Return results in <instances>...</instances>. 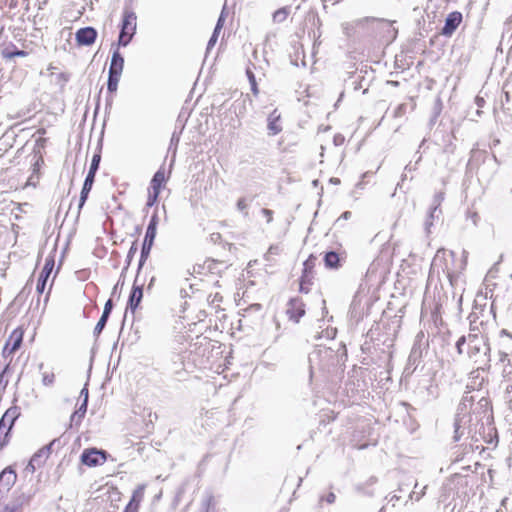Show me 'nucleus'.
I'll return each mask as SVG.
<instances>
[{
  "mask_svg": "<svg viewBox=\"0 0 512 512\" xmlns=\"http://www.w3.org/2000/svg\"><path fill=\"white\" fill-rule=\"evenodd\" d=\"M165 173L163 170H158L152 180H151V183H150V187H151V190L152 191H158L160 192L161 190V187L163 185V183L165 182Z\"/></svg>",
  "mask_w": 512,
  "mask_h": 512,
  "instance_id": "obj_21",
  "label": "nucleus"
},
{
  "mask_svg": "<svg viewBox=\"0 0 512 512\" xmlns=\"http://www.w3.org/2000/svg\"><path fill=\"white\" fill-rule=\"evenodd\" d=\"M324 262L327 268L336 269L340 266V257L336 252L330 251L325 254Z\"/></svg>",
  "mask_w": 512,
  "mask_h": 512,
  "instance_id": "obj_22",
  "label": "nucleus"
},
{
  "mask_svg": "<svg viewBox=\"0 0 512 512\" xmlns=\"http://www.w3.org/2000/svg\"><path fill=\"white\" fill-rule=\"evenodd\" d=\"M326 334H327L326 335L327 338L333 339L335 337L336 330L335 329L327 330Z\"/></svg>",
  "mask_w": 512,
  "mask_h": 512,
  "instance_id": "obj_53",
  "label": "nucleus"
},
{
  "mask_svg": "<svg viewBox=\"0 0 512 512\" xmlns=\"http://www.w3.org/2000/svg\"><path fill=\"white\" fill-rule=\"evenodd\" d=\"M3 54V57L5 59H13L15 57H25L27 56V52L24 51V50H18L16 49L15 47H13V49H10V48H5L2 52Z\"/></svg>",
  "mask_w": 512,
  "mask_h": 512,
  "instance_id": "obj_28",
  "label": "nucleus"
},
{
  "mask_svg": "<svg viewBox=\"0 0 512 512\" xmlns=\"http://www.w3.org/2000/svg\"><path fill=\"white\" fill-rule=\"evenodd\" d=\"M334 141H335V143L337 144V142H340V139H338V137H335V138H334Z\"/></svg>",
  "mask_w": 512,
  "mask_h": 512,
  "instance_id": "obj_64",
  "label": "nucleus"
},
{
  "mask_svg": "<svg viewBox=\"0 0 512 512\" xmlns=\"http://www.w3.org/2000/svg\"><path fill=\"white\" fill-rule=\"evenodd\" d=\"M303 303L298 299H292L289 302V308L287 310V314L289 315V318L294 320L295 322H298L299 319L304 315L305 310L303 307Z\"/></svg>",
  "mask_w": 512,
  "mask_h": 512,
  "instance_id": "obj_14",
  "label": "nucleus"
},
{
  "mask_svg": "<svg viewBox=\"0 0 512 512\" xmlns=\"http://www.w3.org/2000/svg\"><path fill=\"white\" fill-rule=\"evenodd\" d=\"M246 75H247V78L249 80V83L252 84V83H255L256 82V78H255V75L253 73V71L251 70L250 67H247L246 69Z\"/></svg>",
  "mask_w": 512,
  "mask_h": 512,
  "instance_id": "obj_48",
  "label": "nucleus"
},
{
  "mask_svg": "<svg viewBox=\"0 0 512 512\" xmlns=\"http://www.w3.org/2000/svg\"><path fill=\"white\" fill-rule=\"evenodd\" d=\"M54 268V259L53 257H47L45 259L44 267L39 275L37 285H36V291L39 294H42L45 290L47 280Z\"/></svg>",
  "mask_w": 512,
  "mask_h": 512,
  "instance_id": "obj_6",
  "label": "nucleus"
},
{
  "mask_svg": "<svg viewBox=\"0 0 512 512\" xmlns=\"http://www.w3.org/2000/svg\"><path fill=\"white\" fill-rule=\"evenodd\" d=\"M22 339L23 331L19 328L13 330L5 345L4 351H9L10 354L14 353L21 346Z\"/></svg>",
  "mask_w": 512,
  "mask_h": 512,
  "instance_id": "obj_13",
  "label": "nucleus"
},
{
  "mask_svg": "<svg viewBox=\"0 0 512 512\" xmlns=\"http://www.w3.org/2000/svg\"><path fill=\"white\" fill-rule=\"evenodd\" d=\"M106 461V452L102 450L86 449L81 455V462L89 467L103 464Z\"/></svg>",
  "mask_w": 512,
  "mask_h": 512,
  "instance_id": "obj_5",
  "label": "nucleus"
},
{
  "mask_svg": "<svg viewBox=\"0 0 512 512\" xmlns=\"http://www.w3.org/2000/svg\"><path fill=\"white\" fill-rule=\"evenodd\" d=\"M157 225H158V215L154 213L150 219V222L148 224L146 234L144 239L150 241L155 240L156 232H157Z\"/></svg>",
  "mask_w": 512,
  "mask_h": 512,
  "instance_id": "obj_20",
  "label": "nucleus"
},
{
  "mask_svg": "<svg viewBox=\"0 0 512 512\" xmlns=\"http://www.w3.org/2000/svg\"><path fill=\"white\" fill-rule=\"evenodd\" d=\"M139 506L136 501H130L124 512H138Z\"/></svg>",
  "mask_w": 512,
  "mask_h": 512,
  "instance_id": "obj_41",
  "label": "nucleus"
},
{
  "mask_svg": "<svg viewBox=\"0 0 512 512\" xmlns=\"http://www.w3.org/2000/svg\"><path fill=\"white\" fill-rule=\"evenodd\" d=\"M107 320L108 318L107 317H104V316H101L98 323L96 324L95 328H94V335L95 336H98L100 335V333L102 332V330L104 329L106 323H107Z\"/></svg>",
  "mask_w": 512,
  "mask_h": 512,
  "instance_id": "obj_33",
  "label": "nucleus"
},
{
  "mask_svg": "<svg viewBox=\"0 0 512 512\" xmlns=\"http://www.w3.org/2000/svg\"><path fill=\"white\" fill-rule=\"evenodd\" d=\"M323 3V6L326 7V3L330 2L333 5L339 3L341 0H321Z\"/></svg>",
  "mask_w": 512,
  "mask_h": 512,
  "instance_id": "obj_56",
  "label": "nucleus"
},
{
  "mask_svg": "<svg viewBox=\"0 0 512 512\" xmlns=\"http://www.w3.org/2000/svg\"><path fill=\"white\" fill-rule=\"evenodd\" d=\"M262 214L264 215V217L266 218L267 220V223H270L273 219V212L269 209H262Z\"/></svg>",
  "mask_w": 512,
  "mask_h": 512,
  "instance_id": "obj_46",
  "label": "nucleus"
},
{
  "mask_svg": "<svg viewBox=\"0 0 512 512\" xmlns=\"http://www.w3.org/2000/svg\"><path fill=\"white\" fill-rule=\"evenodd\" d=\"M475 102L478 107H483L485 103L484 99L481 97H476Z\"/></svg>",
  "mask_w": 512,
  "mask_h": 512,
  "instance_id": "obj_54",
  "label": "nucleus"
},
{
  "mask_svg": "<svg viewBox=\"0 0 512 512\" xmlns=\"http://www.w3.org/2000/svg\"><path fill=\"white\" fill-rule=\"evenodd\" d=\"M279 252H280L279 246H270V248L268 249V252L265 255L266 260L269 261L270 257L272 255H278Z\"/></svg>",
  "mask_w": 512,
  "mask_h": 512,
  "instance_id": "obj_39",
  "label": "nucleus"
},
{
  "mask_svg": "<svg viewBox=\"0 0 512 512\" xmlns=\"http://www.w3.org/2000/svg\"><path fill=\"white\" fill-rule=\"evenodd\" d=\"M461 22L462 14L457 11L451 12L445 20V25L442 29V34L445 36H451Z\"/></svg>",
  "mask_w": 512,
  "mask_h": 512,
  "instance_id": "obj_10",
  "label": "nucleus"
},
{
  "mask_svg": "<svg viewBox=\"0 0 512 512\" xmlns=\"http://www.w3.org/2000/svg\"><path fill=\"white\" fill-rule=\"evenodd\" d=\"M341 217L344 219H349L351 217V212L346 211L341 215Z\"/></svg>",
  "mask_w": 512,
  "mask_h": 512,
  "instance_id": "obj_58",
  "label": "nucleus"
},
{
  "mask_svg": "<svg viewBox=\"0 0 512 512\" xmlns=\"http://www.w3.org/2000/svg\"><path fill=\"white\" fill-rule=\"evenodd\" d=\"M80 394H81V396H83V397H84V399H86V402H87V401H88V390H87V388H83V389L81 390V393H80Z\"/></svg>",
  "mask_w": 512,
  "mask_h": 512,
  "instance_id": "obj_55",
  "label": "nucleus"
},
{
  "mask_svg": "<svg viewBox=\"0 0 512 512\" xmlns=\"http://www.w3.org/2000/svg\"><path fill=\"white\" fill-rule=\"evenodd\" d=\"M430 393H431V398L432 399H436L439 395V389H438V386L435 385V384H431V387H430Z\"/></svg>",
  "mask_w": 512,
  "mask_h": 512,
  "instance_id": "obj_47",
  "label": "nucleus"
},
{
  "mask_svg": "<svg viewBox=\"0 0 512 512\" xmlns=\"http://www.w3.org/2000/svg\"><path fill=\"white\" fill-rule=\"evenodd\" d=\"M99 163H100V155L96 154L92 158L88 174L95 175L96 171L99 168Z\"/></svg>",
  "mask_w": 512,
  "mask_h": 512,
  "instance_id": "obj_31",
  "label": "nucleus"
},
{
  "mask_svg": "<svg viewBox=\"0 0 512 512\" xmlns=\"http://www.w3.org/2000/svg\"><path fill=\"white\" fill-rule=\"evenodd\" d=\"M94 178H95V175H91V174H87V176L85 178V181H84V184H83V187L81 190V194H80L79 209H81L83 207V205L85 204V202L87 200L88 194L91 191L92 185L94 183Z\"/></svg>",
  "mask_w": 512,
  "mask_h": 512,
  "instance_id": "obj_19",
  "label": "nucleus"
},
{
  "mask_svg": "<svg viewBox=\"0 0 512 512\" xmlns=\"http://www.w3.org/2000/svg\"><path fill=\"white\" fill-rule=\"evenodd\" d=\"M405 108V105L404 104H401L397 107L396 109V112H395V115L398 116L401 114L402 110Z\"/></svg>",
  "mask_w": 512,
  "mask_h": 512,
  "instance_id": "obj_57",
  "label": "nucleus"
},
{
  "mask_svg": "<svg viewBox=\"0 0 512 512\" xmlns=\"http://www.w3.org/2000/svg\"><path fill=\"white\" fill-rule=\"evenodd\" d=\"M219 33L220 32L213 31V34H212V36L208 42V45H207V50H210L216 44Z\"/></svg>",
  "mask_w": 512,
  "mask_h": 512,
  "instance_id": "obj_42",
  "label": "nucleus"
},
{
  "mask_svg": "<svg viewBox=\"0 0 512 512\" xmlns=\"http://www.w3.org/2000/svg\"><path fill=\"white\" fill-rule=\"evenodd\" d=\"M18 416L19 412L17 407H12L9 408L0 419V447H3L7 443L8 434Z\"/></svg>",
  "mask_w": 512,
  "mask_h": 512,
  "instance_id": "obj_3",
  "label": "nucleus"
},
{
  "mask_svg": "<svg viewBox=\"0 0 512 512\" xmlns=\"http://www.w3.org/2000/svg\"><path fill=\"white\" fill-rule=\"evenodd\" d=\"M289 13H290L289 7H282L280 9L276 10L272 15L273 22L274 23L284 22L287 19Z\"/></svg>",
  "mask_w": 512,
  "mask_h": 512,
  "instance_id": "obj_26",
  "label": "nucleus"
},
{
  "mask_svg": "<svg viewBox=\"0 0 512 512\" xmlns=\"http://www.w3.org/2000/svg\"><path fill=\"white\" fill-rule=\"evenodd\" d=\"M112 307H113L112 300H111V299H109V300L105 303V306H104V310H103L102 316L109 318V315H110V313H111Z\"/></svg>",
  "mask_w": 512,
  "mask_h": 512,
  "instance_id": "obj_40",
  "label": "nucleus"
},
{
  "mask_svg": "<svg viewBox=\"0 0 512 512\" xmlns=\"http://www.w3.org/2000/svg\"><path fill=\"white\" fill-rule=\"evenodd\" d=\"M281 114L274 109L267 117V133L269 136H275L282 131Z\"/></svg>",
  "mask_w": 512,
  "mask_h": 512,
  "instance_id": "obj_9",
  "label": "nucleus"
},
{
  "mask_svg": "<svg viewBox=\"0 0 512 512\" xmlns=\"http://www.w3.org/2000/svg\"><path fill=\"white\" fill-rule=\"evenodd\" d=\"M160 192L158 191H152L149 193V197H148V201H147V206H152L155 204V202L157 201L158 199V196H159Z\"/></svg>",
  "mask_w": 512,
  "mask_h": 512,
  "instance_id": "obj_38",
  "label": "nucleus"
},
{
  "mask_svg": "<svg viewBox=\"0 0 512 512\" xmlns=\"http://www.w3.org/2000/svg\"><path fill=\"white\" fill-rule=\"evenodd\" d=\"M442 214V210L437 207H430L426 219L424 221V229L429 234L431 232V228L433 226L434 220H439Z\"/></svg>",
  "mask_w": 512,
  "mask_h": 512,
  "instance_id": "obj_18",
  "label": "nucleus"
},
{
  "mask_svg": "<svg viewBox=\"0 0 512 512\" xmlns=\"http://www.w3.org/2000/svg\"><path fill=\"white\" fill-rule=\"evenodd\" d=\"M330 182H331L332 184L338 185V184L340 183V179H338V178H331V179H330Z\"/></svg>",
  "mask_w": 512,
  "mask_h": 512,
  "instance_id": "obj_59",
  "label": "nucleus"
},
{
  "mask_svg": "<svg viewBox=\"0 0 512 512\" xmlns=\"http://www.w3.org/2000/svg\"><path fill=\"white\" fill-rule=\"evenodd\" d=\"M143 297V289L142 285H133L132 291L129 296L128 300V306L127 308L130 309L132 312L135 311V309L139 306L141 300Z\"/></svg>",
  "mask_w": 512,
  "mask_h": 512,
  "instance_id": "obj_17",
  "label": "nucleus"
},
{
  "mask_svg": "<svg viewBox=\"0 0 512 512\" xmlns=\"http://www.w3.org/2000/svg\"><path fill=\"white\" fill-rule=\"evenodd\" d=\"M154 279H155L154 277L151 278V281H150L148 287H151V285L153 284Z\"/></svg>",
  "mask_w": 512,
  "mask_h": 512,
  "instance_id": "obj_62",
  "label": "nucleus"
},
{
  "mask_svg": "<svg viewBox=\"0 0 512 512\" xmlns=\"http://www.w3.org/2000/svg\"><path fill=\"white\" fill-rule=\"evenodd\" d=\"M261 337L269 344H274L278 341L280 337V323L276 318H272L264 323L261 331Z\"/></svg>",
  "mask_w": 512,
  "mask_h": 512,
  "instance_id": "obj_4",
  "label": "nucleus"
},
{
  "mask_svg": "<svg viewBox=\"0 0 512 512\" xmlns=\"http://www.w3.org/2000/svg\"><path fill=\"white\" fill-rule=\"evenodd\" d=\"M237 208L240 211H245L247 209V203L244 198H240L237 202Z\"/></svg>",
  "mask_w": 512,
  "mask_h": 512,
  "instance_id": "obj_49",
  "label": "nucleus"
},
{
  "mask_svg": "<svg viewBox=\"0 0 512 512\" xmlns=\"http://www.w3.org/2000/svg\"><path fill=\"white\" fill-rule=\"evenodd\" d=\"M223 25H224V11H222V13L220 14L217 24L214 28V31L220 32Z\"/></svg>",
  "mask_w": 512,
  "mask_h": 512,
  "instance_id": "obj_44",
  "label": "nucleus"
},
{
  "mask_svg": "<svg viewBox=\"0 0 512 512\" xmlns=\"http://www.w3.org/2000/svg\"><path fill=\"white\" fill-rule=\"evenodd\" d=\"M39 468L35 462H33L32 459H30L29 463L27 464L25 470L29 473H34L36 469Z\"/></svg>",
  "mask_w": 512,
  "mask_h": 512,
  "instance_id": "obj_45",
  "label": "nucleus"
},
{
  "mask_svg": "<svg viewBox=\"0 0 512 512\" xmlns=\"http://www.w3.org/2000/svg\"><path fill=\"white\" fill-rule=\"evenodd\" d=\"M417 488L418 484L416 483L414 486V490L411 492L409 497L410 499H415L416 501H419L425 495L426 486H424L420 492L417 491Z\"/></svg>",
  "mask_w": 512,
  "mask_h": 512,
  "instance_id": "obj_34",
  "label": "nucleus"
},
{
  "mask_svg": "<svg viewBox=\"0 0 512 512\" xmlns=\"http://www.w3.org/2000/svg\"><path fill=\"white\" fill-rule=\"evenodd\" d=\"M17 479L16 472L11 468L7 467L0 473V485L2 490L8 492L11 487L15 484Z\"/></svg>",
  "mask_w": 512,
  "mask_h": 512,
  "instance_id": "obj_11",
  "label": "nucleus"
},
{
  "mask_svg": "<svg viewBox=\"0 0 512 512\" xmlns=\"http://www.w3.org/2000/svg\"><path fill=\"white\" fill-rule=\"evenodd\" d=\"M153 241H148V240H145L143 241V245H142V249H141V256H140V261H139V269H141V267L143 266L144 262L146 261V259L148 258L149 254H150V251H151V248L153 246Z\"/></svg>",
  "mask_w": 512,
  "mask_h": 512,
  "instance_id": "obj_24",
  "label": "nucleus"
},
{
  "mask_svg": "<svg viewBox=\"0 0 512 512\" xmlns=\"http://www.w3.org/2000/svg\"><path fill=\"white\" fill-rule=\"evenodd\" d=\"M143 490V487H139L138 489H136L130 501H136L139 504L143 498Z\"/></svg>",
  "mask_w": 512,
  "mask_h": 512,
  "instance_id": "obj_37",
  "label": "nucleus"
},
{
  "mask_svg": "<svg viewBox=\"0 0 512 512\" xmlns=\"http://www.w3.org/2000/svg\"><path fill=\"white\" fill-rule=\"evenodd\" d=\"M465 345H467L468 357L479 367L486 366L490 362V347L484 335L470 333L468 336L460 337L456 343L459 354L464 352Z\"/></svg>",
  "mask_w": 512,
  "mask_h": 512,
  "instance_id": "obj_1",
  "label": "nucleus"
},
{
  "mask_svg": "<svg viewBox=\"0 0 512 512\" xmlns=\"http://www.w3.org/2000/svg\"><path fill=\"white\" fill-rule=\"evenodd\" d=\"M399 497H397L396 495L392 496L391 500L390 501H393V500H398Z\"/></svg>",
  "mask_w": 512,
  "mask_h": 512,
  "instance_id": "obj_61",
  "label": "nucleus"
},
{
  "mask_svg": "<svg viewBox=\"0 0 512 512\" xmlns=\"http://www.w3.org/2000/svg\"><path fill=\"white\" fill-rule=\"evenodd\" d=\"M57 442V440H53L52 442H50L48 445L42 447L41 449H39L32 457L31 459L33 460V462L36 463V465L38 467H41L42 465H44V463L46 462V460L48 459L50 453H51V449L52 447L54 446V444Z\"/></svg>",
  "mask_w": 512,
  "mask_h": 512,
  "instance_id": "obj_16",
  "label": "nucleus"
},
{
  "mask_svg": "<svg viewBox=\"0 0 512 512\" xmlns=\"http://www.w3.org/2000/svg\"><path fill=\"white\" fill-rule=\"evenodd\" d=\"M334 141H335V143L337 144V142H340V139H338V137H335V138H334Z\"/></svg>",
  "mask_w": 512,
  "mask_h": 512,
  "instance_id": "obj_63",
  "label": "nucleus"
},
{
  "mask_svg": "<svg viewBox=\"0 0 512 512\" xmlns=\"http://www.w3.org/2000/svg\"><path fill=\"white\" fill-rule=\"evenodd\" d=\"M252 93L257 96L259 94L257 82L250 84Z\"/></svg>",
  "mask_w": 512,
  "mask_h": 512,
  "instance_id": "obj_52",
  "label": "nucleus"
},
{
  "mask_svg": "<svg viewBox=\"0 0 512 512\" xmlns=\"http://www.w3.org/2000/svg\"><path fill=\"white\" fill-rule=\"evenodd\" d=\"M444 197H445V194L442 191L435 193L431 206L440 208V205L443 202Z\"/></svg>",
  "mask_w": 512,
  "mask_h": 512,
  "instance_id": "obj_35",
  "label": "nucleus"
},
{
  "mask_svg": "<svg viewBox=\"0 0 512 512\" xmlns=\"http://www.w3.org/2000/svg\"><path fill=\"white\" fill-rule=\"evenodd\" d=\"M3 374H4V372L0 374V385H1V384H2V382H3V377H4V376H3Z\"/></svg>",
  "mask_w": 512,
  "mask_h": 512,
  "instance_id": "obj_60",
  "label": "nucleus"
},
{
  "mask_svg": "<svg viewBox=\"0 0 512 512\" xmlns=\"http://www.w3.org/2000/svg\"><path fill=\"white\" fill-rule=\"evenodd\" d=\"M467 219L470 220L474 226H477L479 216L476 212H468Z\"/></svg>",
  "mask_w": 512,
  "mask_h": 512,
  "instance_id": "obj_43",
  "label": "nucleus"
},
{
  "mask_svg": "<svg viewBox=\"0 0 512 512\" xmlns=\"http://www.w3.org/2000/svg\"><path fill=\"white\" fill-rule=\"evenodd\" d=\"M500 361L503 365V375L510 384L507 386V392L512 393V354L500 353Z\"/></svg>",
  "mask_w": 512,
  "mask_h": 512,
  "instance_id": "obj_12",
  "label": "nucleus"
},
{
  "mask_svg": "<svg viewBox=\"0 0 512 512\" xmlns=\"http://www.w3.org/2000/svg\"><path fill=\"white\" fill-rule=\"evenodd\" d=\"M132 38H133V35H129L128 33L124 34L122 31H120L119 40H118L119 45L124 46V47L127 46L130 43V41L132 40Z\"/></svg>",
  "mask_w": 512,
  "mask_h": 512,
  "instance_id": "obj_36",
  "label": "nucleus"
},
{
  "mask_svg": "<svg viewBox=\"0 0 512 512\" xmlns=\"http://www.w3.org/2000/svg\"><path fill=\"white\" fill-rule=\"evenodd\" d=\"M120 77L121 76H115V75L109 74L108 82H107V89L110 93H114L117 91Z\"/></svg>",
  "mask_w": 512,
  "mask_h": 512,
  "instance_id": "obj_30",
  "label": "nucleus"
},
{
  "mask_svg": "<svg viewBox=\"0 0 512 512\" xmlns=\"http://www.w3.org/2000/svg\"><path fill=\"white\" fill-rule=\"evenodd\" d=\"M86 411H87V402H86V399H84V401L81 404V406L79 407V409L71 415V424L76 423L78 425L81 422L82 418L84 417Z\"/></svg>",
  "mask_w": 512,
  "mask_h": 512,
  "instance_id": "obj_27",
  "label": "nucleus"
},
{
  "mask_svg": "<svg viewBox=\"0 0 512 512\" xmlns=\"http://www.w3.org/2000/svg\"><path fill=\"white\" fill-rule=\"evenodd\" d=\"M366 21H368L367 18L366 19L357 20L356 22H346V23H343L342 24L343 33L347 37H352L355 34V28L357 26L363 25Z\"/></svg>",
  "mask_w": 512,
  "mask_h": 512,
  "instance_id": "obj_23",
  "label": "nucleus"
},
{
  "mask_svg": "<svg viewBox=\"0 0 512 512\" xmlns=\"http://www.w3.org/2000/svg\"><path fill=\"white\" fill-rule=\"evenodd\" d=\"M137 27V16L135 12L129 9H125L123 12V19L121 25V31L125 34L133 35L136 33Z\"/></svg>",
  "mask_w": 512,
  "mask_h": 512,
  "instance_id": "obj_7",
  "label": "nucleus"
},
{
  "mask_svg": "<svg viewBox=\"0 0 512 512\" xmlns=\"http://www.w3.org/2000/svg\"><path fill=\"white\" fill-rule=\"evenodd\" d=\"M96 37L97 31L93 27L80 28L75 34L77 43L84 46L92 45Z\"/></svg>",
  "mask_w": 512,
  "mask_h": 512,
  "instance_id": "obj_8",
  "label": "nucleus"
},
{
  "mask_svg": "<svg viewBox=\"0 0 512 512\" xmlns=\"http://www.w3.org/2000/svg\"><path fill=\"white\" fill-rule=\"evenodd\" d=\"M124 68V58L119 53L118 50H115L112 54L111 63L109 67V74L115 76H121Z\"/></svg>",
  "mask_w": 512,
  "mask_h": 512,
  "instance_id": "obj_15",
  "label": "nucleus"
},
{
  "mask_svg": "<svg viewBox=\"0 0 512 512\" xmlns=\"http://www.w3.org/2000/svg\"><path fill=\"white\" fill-rule=\"evenodd\" d=\"M463 417L457 415L454 421V441H459L464 434L463 423H465Z\"/></svg>",
  "mask_w": 512,
  "mask_h": 512,
  "instance_id": "obj_25",
  "label": "nucleus"
},
{
  "mask_svg": "<svg viewBox=\"0 0 512 512\" xmlns=\"http://www.w3.org/2000/svg\"><path fill=\"white\" fill-rule=\"evenodd\" d=\"M136 252H137V246L135 243H133L131 248L129 249L127 258L130 260L135 255Z\"/></svg>",
  "mask_w": 512,
  "mask_h": 512,
  "instance_id": "obj_50",
  "label": "nucleus"
},
{
  "mask_svg": "<svg viewBox=\"0 0 512 512\" xmlns=\"http://www.w3.org/2000/svg\"><path fill=\"white\" fill-rule=\"evenodd\" d=\"M335 499H336V496H335V494H334L333 492H330V493L326 496V498H325L326 502H327V503H329V504L334 503V502H335Z\"/></svg>",
  "mask_w": 512,
  "mask_h": 512,
  "instance_id": "obj_51",
  "label": "nucleus"
},
{
  "mask_svg": "<svg viewBox=\"0 0 512 512\" xmlns=\"http://www.w3.org/2000/svg\"><path fill=\"white\" fill-rule=\"evenodd\" d=\"M455 257V253L452 251H447L445 249H439L431 263V272L437 273L438 275L440 272L445 274L447 278H449L450 281H452L453 277L465 269L466 263H467V252H463V258L459 264V268L457 271L450 268L448 265L449 261H452Z\"/></svg>",
  "mask_w": 512,
  "mask_h": 512,
  "instance_id": "obj_2",
  "label": "nucleus"
},
{
  "mask_svg": "<svg viewBox=\"0 0 512 512\" xmlns=\"http://www.w3.org/2000/svg\"><path fill=\"white\" fill-rule=\"evenodd\" d=\"M204 512H215V502L212 495H207L202 502Z\"/></svg>",
  "mask_w": 512,
  "mask_h": 512,
  "instance_id": "obj_29",
  "label": "nucleus"
},
{
  "mask_svg": "<svg viewBox=\"0 0 512 512\" xmlns=\"http://www.w3.org/2000/svg\"><path fill=\"white\" fill-rule=\"evenodd\" d=\"M55 380V375L52 372H44L42 374V383L44 386H51L53 385Z\"/></svg>",
  "mask_w": 512,
  "mask_h": 512,
  "instance_id": "obj_32",
  "label": "nucleus"
}]
</instances>
